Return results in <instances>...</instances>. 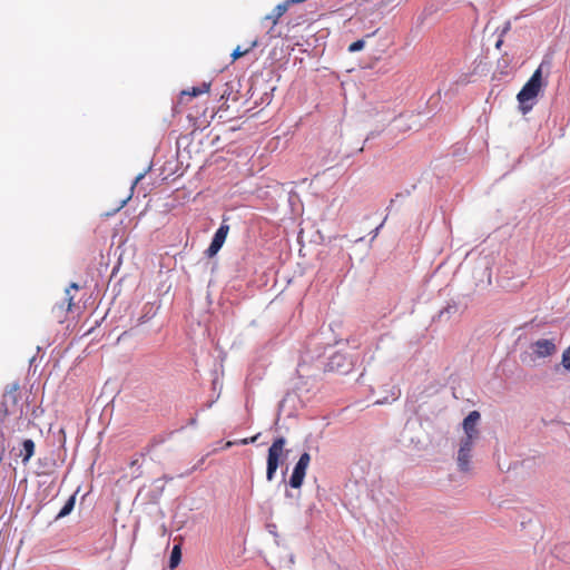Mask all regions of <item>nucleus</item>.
I'll return each instance as SVG.
<instances>
[{"label":"nucleus","instance_id":"1a4fd4ad","mask_svg":"<svg viewBox=\"0 0 570 570\" xmlns=\"http://www.w3.org/2000/svg\"><path fill=\"white\" fill-rule=\"evenodd\" d=\"M299 1L296 0H287L283 3L277 4L271 14L265 17V20H271L272 24L275 26L279 18L285 14V12L288 10L289 6L293 3H298Z\"/></svg>","mask_w":570,"mask_h":570},{"label":"nucleus","instance_id":"a211bd4d","mask_svg":"<svg viewBox=\"0 0 570 570\" xmlns=\"http://www.w3.org/2000/svg\"><path fill=\"white\" fill-rule=\"evenodd\" d=\"M562 365L564 368L570 370V346L562 354Z\"/></svg>","mask_w":570,"mask_h":570},{"label":"nucleus","instance_id":"f8f14e48","mask_svg":"<svg viewBox=\"0 0 570 570\" xmlns=\"http://www.w3.org/2000/svg\"><path fill=\"white\" fill-rule=\"evenodd\" d=\"M22 462L26 464L35 454V442L30 439L24 440L22 442Z\"/></svg>","mask_w":570,"mask_h":570},{"label":"nucleus","instance_id":"f3484780","mask_svg":"<svg viewBox=\"0 0 570 570\" xmlns=\"http://www.w3.org/2000/svg\"><path fill=\"white\" fill-rule=\"evenodd\" d=\"M364 45H365L364 40L354 41L350 45L348 51L356 52L358 50H362L364 48Z\"/></svg>","mask_w":570,"mask_h":570},{"label":"nucleus","instance_id":"ddd939ff","mask_svg":"<svg viewBox=\"0 0 570 570\" xmlns=\"http://www.w3.org/2000/svg\"><path fill=\"white\" fill-rule=\"evenodd\" d=\"M180 560H181L180 546L176 544V546H174L171 553H170L169 568L170 569L176 568L179 564Z\"/></svg>","mask_w":570,"mask_h":570},{"label":"nucleus","instance_id":"6e6552de","mask_svg":"<svg viewBox=\"0 0 570 570\" xmlns=\"http://www.w3.org/2000/svg\"><path fill=\"white\" fill-rule=\"evenodd\" d=\"M480 417L481 415L478 411H472L463 420V430L465 433L464 439L475 440L479 436V430L476 426Z\"/></svg>","mask_w":570,"mask_h":570},{"label":"nucleus","instance_id":"7ed1b4c3","mask_svg":"<svg viewBox=\"0 0 570 570\" xmlns=\"http://www.w3.org/2000/svg\"><path fill=\"white\" fill-rule=\"evenodd\" d=\"M286 440L283 436L275 439L268 449L267 453V469L266 479L272 481L279 466L281 459L283 456Z\"/></svg>","mask_w":570,"mask_h":570},{"label":"nucleus","instance_id":"6ab92c4d","mask_svg":"<svg viewBox=\"0 0 570 570\" xmlns=\"http://www.w3.org/2000/svg\"><path fill=\"white\" fill-rule=\"evenodd\" d=\"M259 435H261V434H259V433H257V434H256V435H254V436L245 438V439H240V440H238V444H239V445H246V444H249V443H254V442H256V440L258 439V436H259Z\"/></svg>","mask_w":570,"mask_h":570},{"label":"nucleus","instance_id":"4468645a","mask_svg":"<svg viewBox=\"0 0 570 570\" xmlns=\"http://www.w3.org/2000/svg\"><path fill=\"white\" fill-rule=\"evenodd\" d=\"M75 507V497H70L68 501L65 503L62 509L59 511L57 518H63L68 515Z\"/></svg>","mask_w":570,"mask_h":570},{"label":"nucleus","instance_id":"9b49d317","mask_svg":"<svg viewBox=\"0 0 570 570\" xmlns=\"http://www.w3.org/2000/svg\"><path fill=\"white\" fill-rule=\"evenodd\" d=\"M258 45V40L257 38L253 39L249 45L246 47V48H242L240 46H237L233 53H232V59L233 61L244 57L245 55H247L248 52H250L254 48H256Z\"/></svg>","mask_w":570,"mask_h":570},{"label":"nucleus","instance_id":"39448f33","mask_svg":"<svg viewBox=\"0 0 570 570\" xmlns=\"http://www.w3.org/2000/svg\"><path fill=\"white\" fill-rule=\"evenodd\" d=\"M474 440L470 439H462L460 443V449L458 452V465L459 469L463 472L470 471V460H471V452L473 448Z\"/></svg>","mask_w":570,"mask_h":570},{"label":"nucleus","instance_id":"f257e3e1","mask_svg":"<svg viewBox=\"0 0 570 570\" xmlns=\"http://www.w3.org/2000/svg\"><path fill=\"white\" fill-rule=\"evenodd\" d=\"M542 69L543 65L541 63L517 95L519 109L523 115L532 110L535 98L547 85V82L543 81Z\"/></svg>","mask_w":570,"mask_h":570},{"label":"nucleus","instance_id":"9d476101","mask_svg":"<svg viewBox=\"0 0 570 570\" xmlns=\"http://www.w3.org/2000/svg\"><path fill=\"white\" fill-rule=\"evenodd\" d=\"M209 88H210V83L209 82H204L199 87H193L191 90H184L180 94L179 102H184L187 97L188 98L197 97V96H199L202 94L208 92Z\"/></svg>","mask_w":570,"mask_h":570},{"label":"nucleus","instance_id":"2eb2a0df","mask_svg":"<svg viewBox=\"0 0 570 570\" xmlns=\"http://www.w3.org/2000/svg\"><path fill=\"white\" fill-rule=\"evenodd\" d=\"M343 360H344V356L342 354H338V353L334 354L330 358V363H328L331 370H334V368L338 370L341 366V361H343Z\"/></svg>","mask_w":570,"mask_h":570},{"label":"nucleus","instance_id":"5701e85b","mask_svg":"<svg viewBox=\"0 0 570 570\" xmlns=\"http://www.w3.org/2000/svg\"><path fill=\"white\" fill-rule=\"evenodd\" d=\"M502 43H503V36H501V35H500V38L498 39V41H497V43H495V48H497V49H500V48H501V46H502Z\"/></svg>","mask_w":570,"mask_h":570},{"label":"nucleus","instance_id":"0eeeda50","mask_svg":"<svg viewBox=\"0 0 570 570\" xmlns=\"http://www.w3.org/2000/svg\"><path fill=\"white\" fill-rule=\"evenodd\" d=\"M228 232H229V226L227 224H222L219 226V228L216 230V233L212 239L209 247L206 250V254L208 257H213L219 252V249L223 247V245L226 240Z\"/></svg>","mask_w":570,"mask_h":570},{"label":"nucleus","instance_id":"aec40b11","mask_svg":"<svg viewBox=\"0 0 570 570\" xmlns=\"http://www.w3.org/2000/svg\"><path fill=\"white\" fill-rule=\"evenodd\" d=\"M236 444H238V440H236V441H227V442L222 446V450H227V449H229L230 446L236 445Z\"/></svg>","mask_w":570,"mask_h":570},{"label":"nucleus","instance_id":"dca6fc26","mask_svg":"<svg viewBox=\"0 0 570 570\" xmlns=\"http://www.w3.org/2000/svg\"><path fill=\"white\" fill-rule=\"evenodd\" d=\"M79 288L78 284L77 283H71L70 286L66 289V296H67V301H68V307H67V311H70L71 309V306H72V299L73 297L70 295V289H75L77 291Z\"/></svg>","mask_w":570,"mask_h":570},{"label":"nucleus","instance_id":"423d86ee","mask_svg":"<svg viewBox=\"0 0 570 570\" xmlns=\"http://www.w3.org/2000/svg\"><path fill=\"white\" fill-rule=\"evenodd\" d=\"M531 350L537 357L544 358L557 352V345L552 338H540L531 344Z\"/></svg>","mask_w":570,"mask_h":570},{"label":"nucleus","instance_id":"f03ea898","mask_svg":"<svg viewBox=\"0 0 570 570\" xmlns=\"http://www.w3.org/2000/svg\"><path fill=\"white\" fill-rule=\"evenodd\" d=\"M20 385L14 382L7 385L2 395V402L0 407V421L3 422L9 415L22 416L23 409L20 403Z\"/></svg>","mask_w":570,"mask_h":570},{"label":"nucleus","instance_id":"412c9836","mask_svg":"<svg viewBox=\"0 0 570 570\" xmlns=\"http://www.w3.org/2000/svg\"><path fill=\"white\" fill-rule=\"evenodd\" d=\"M510 28H511V23H510V21H507L504 27H503V29H502V31H501V36H504L505 33H508Z\"/></svg>","mask_w":570,"mask_h":570},{"label":"nucleus","instance_id":"4be33fe9","mask_svg":"<svg viewBox=\"0 0 570 570\" xmlns=\"http://www.w3.org/2000/svg\"><path fill=\"white\" fill-rule=\"evenodd\" d=\"M144 174H139L134 181L132 188L144 178Z\"/></svg>","mask_w":570,"mask_h":570},{"label":"nucleus","instance_id":"20e7f679","mask_svg":"<svg viewBox=\"0 0 570 570\" xmlns=\"http://www.w3.org/2000/svg\"><path fill=\"white\" fill-rule=\"evenodd\" d=\"M309 462L311 455L307 452H304L295 464L293 473L289 478V485L292 488L298 489L302 487Z\"/></svg>","mask_w":570,"mask_h":570}]
</instances>
